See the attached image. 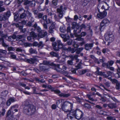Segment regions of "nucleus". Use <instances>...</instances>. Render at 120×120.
I'll return each mask as SVG.
<instances>
[{
	"mask_svg": "<svg viewBox=\"0 0 120 120\" xmlns=\"http://www.w3.org/2000/svg\"><path fill=\"white\" fill-rule=\"evenodd\" d=\"M85 49L87 50H89L93 47V45H85Z\"/></svg>",
	"mask_w": 120,
	"mask_h": 120,
	"instance_id": "obj_48",
	"label": "nucleus"
},
{
	"mask_svg": "<svg viewBox=\"0 0 120 120\" xmlns=\"http://www.w3.org/2000/svg\"><path fill=\"white\" fill-rule=\"evenodd\" d=\"M75 36L77 37L75 39V40L77 41H83L84 40L83 38H81V37L80 35L76 34L75 35Z\"/></svg>",
	"mask_w": 120,
	"mask_h": 120,
	"instance_id": "obj_21",
	"label": "nucleus"
},
{
	"mask_svg": "<svg viewBox=\"0 0 120 120\" xmlns=\"http://www.w3.org/2000/svg\"><path fill=\"white\" fill-rule=\"evenodd\" d=\"M60 105L61 108L60 109H62L63 111L66 112L67 110H69L68 109V107L66 106H65L64 104H61Z\"/></svg>",
	"mask_w": 120,
	"mask_h": 120,
	"instance_id": "obj_22",
	"label": "nucleus"
},
{
	"mask_svg": "<svg viewBox=\"0 0 120 120\" xmlns=\"http://www.w3.org/2000/svg\"><path fill=\"white\" fill-rule=\"evenodd\" d=\"M30 5L32 6H34L35 5V2L34 0L30 1Z\"/></svg>",
	"mask_w": 120,
	"mask_h": 120,
	"instance_id": "obj_45",
	"label": "nucleus"
},
{
	"mask_svg": "<svg viewBox=\"0 0 120 120\" xmlns=\"http://www.w3.org/2000/svg\"><path fill=\"white\" fill-rule=\"evenodd\" d=\"M79 27L81 29L82 28H86V26L84 24H82Z\"/></svg>",
	"mask_w": 120,
	"mask_h": 120,
	"instance_id": "obj_55",
	"label": "nucleus"
},
{
	"mask_svg": "<svg viewBox=\"0 0 120 120\" xmlns=\"http://www.w3.org/2000/svg\"><path fill=\"white\" fill-rule=\"evenodd\" d=\"M60 30L61 32L62 33H64L66 31V29L64 25H63L60 27Z\"/></svg>",
	"mask_w": 120,
	"mask_h": 120,
	"instance_id": "obj_29",
	"label": "nucleus"
},
{
	"mask_svg": "<svg viewBox=\"0 0 120 120\" xmlns=\"http://www.w3.org/2000/svg\"><path fill=\"white\" fill-rule=\"evenodd\" d=\"M0 52L3 53L4 54H6L7 53V51L5 50L0 49Z\"/></svg>",
	"mask_w": 120,
	"mask_h": 120,
	"instance_id": "obj_61",
	"label": "nucleus"
},
{
	"mask_svg": "<svg viewBox=\"0 0 120 120\" xmlns=\"http://www.w3.org/2000/svg\"><path fill=\"white\" fill-rule=\"evenodd\" d=\"M86 32H82L81 33V34L80 35L81 37H84L86 35Z\"/></svg>",
	"mask_w": 120,
	"mask_h": 120,
	"instance_id": "obj_60",
	"label": "nucleus"
},
{
	"mask_svg": "<svg viewBox=\"0 0 120 120\" xmlns=\"http://www.w3.org/2000/svg\"><path fill=\"white\" fill-rule=\"evenodd\" d=\"M42 44V41H40L39 44L36 42H35L33 43V45H41Z\"/></svg>",
	"mask_w": 120,
	"mask_h": 120,
	"instance_id": "obj_50",
	"label": "nucleus"
},
{
	"mask_svg": "<svg viewBox=\"0 0 120 120\" xmlns=\"http://www.w3.org/2000/svg\"><path fill=\"white\" fill-rule=\"evenodd\" d=\"M2 21H4L6 20L7 19H8V18L6 16V15L5 14H4L3 15V17H2Z\"/></svg>",
	"mask_w": 120,
	"mask_h": 120,
	"instance_id": "obj_46",
	"label": "nucleus"
},
{
	"mask_svg": "<svg viewBox=\"0 0 120 120\" xmlns=\"http://www.w3.org/2000/svg\"><path fill=\"white\" fill-rule=\"evenodd\" d=\"M47 32L44 30H42L38 35L39 37L42 38L44 37L47 34Z\"/></svg>",
	"mask_w": 120,
	"mask_h": 120,
	"instance_id": "obj_15",
	"label": "nucleus"
},
{
	"mask_svg": "<svg viewBox=\"0 0 120 120\" xmlns=\"http://www.w3.org/2000/svg\"><path fill=\"white\" fill-rule=\"evenodd\" d=\"M29 70H28L25 71L23 73H22V75L24 76H26L28 74H30V73L29 72Z\"/></svg>",
	"mask_w": 120,
	"mask_h": 120,
	"instance_id": "obj_35",
	"label": "nucleus"
},
{
	"mask_svg": "<svg viewBox=\"0 0 120 120\" xmlns=\"http://www.w3.org/2000/svg\"><path fill=\"white\" fill-rule=\"evenodd\" d=\"M29 51L30 53L31 54H37V52L36 50L35 49H34L32 48H31L29 50Z\"/></svg>",
	"mask_w": 120,
	"mask_h": 120,
	"instance_id": "obj_28",
	"label": "nucleus"
},
{
	"mask_svg": "<svg viewBox=\"0 0 120 120\" xmlns=\"http://www.w3.org/2000/svg\"><path fill=\"white\" fill-rule=\"evenodd\" d=\"M18 104H16L15 105L11 107V109L13 110V109H15V108H18Z\"/></svg>",
	"mask_w": 120,
	"mask_h": 120,
	"instance_id": "obj_59",
	"label": "nucleus"
},
{
	"mask_svg": "<svg viewBox=\"0 0 120 120\" xmlns=\"http://www.w3.org/2000/svg\"><path fill=\"white\" fill-rule=\"evenodd\" d=\"M107 15V12L105 11L103 12H100L98 13L97 15V17L100 19H102L105 17Z\"/></svg>",
	"mask_w": 120,
	"mask_h": 120,
	"instance_id": "obj_8",
	"label": "nucleus"
},
{
	"mask_svg": "<svg viewBox=\"0 0 120 120\" xmlns=\"http://www.w3.org/2000/svg\"><path fill=\"white\" fill-rule=\"evenodd\" d=\"M105 38L106 40L108 41L107 45L110 44L109 43L112 42L114 40V37L112 32L110 31H108L105 34Z\"/></svg>",
	"mask_w": 120,
	"mask_h": 120,
	"instance_id": "obj_3",
	"label": "nucleus"
},
{
	"mask_svg": "<svg viewBox=\"0 0 120 120\" xmlns=\"http://www.w3.org/2000/svg\"><path fill=\"white\" fill-rule=\"evenodd\" d=\"M76 68H72L71 69V71L73 73L77 75V73H76Z\"/></svg>",
	"mask_w": 120,
	"mask_h": 120,
	"instance_id": "obj_51",
	"label": "nucleus"
},
{
	"mask_svg": "<svg viewBox=\"0 0 120 120\" xmlns=\"http://www.w3.org/2000/svg\"><path fill=\"white\" fill-rule=\"evenodd\" d=\"M63 6H61L60 7V8H58L57 9V11L58 13V16H59L61 18L62 16H63V15L64 14L63 13V12L64 11L62 10Z\"/></svg>",
	"mask_w": 120,
	"mask_h": 120,
	"instance_id": "obj_9",
	"label": "nucleus"
},
{
	"mask_svg": "<svg viewBox=\"0 0 120 120\" xmlns=\"http://www.w3.org/2000/svg\"><path fill=\"white\" fill-rule=\"evenodd\" d=\"M30 35L34 39L37 37V36L36 33L33 31H32L30 32Z\"/></svg>",
	"mask_w": 120,
	"mask_h": 120,
	"instance_id": "obj_25",
	"label": "nucleus"
},
{
	"mask_svg": "<svg viewBox=\"0 0 120 120\" xmlns=\"http://www.w3.org/2000/svg\"><path fill=\"white\" fill-rule=\"evenodd\" d=\"M39 69L40 71H49V68L48 66L42 65V64L40 63L39 65Z\"/></svg>",
	"mask_w": 120,
	"mask_h": 120,
	"instance_id": "obj_7",
	"label": "nucleus"
},
{
	"mask_svg": "<svg viewBox=\"0 0 120 120\" xmlns=\"http://www.w3.org/2000/svg\"><path fill=\"white\" fill-rule=\"evenodd\" d=\"M109 64L108 63H103L102 66L103 67H106L107 68H109Z\"/></svg>",
	"mask_w": 120,
	"mask_h": 120,
	"instance_id": "obj_41",
	"label": "nucleus"
},
{
	"mask_svg": "<svg viewBox=\"0 0 120 120\" xmlns=\"http://www.w3.org/2000/svg\"><path fill=\"white\" fill-rule=\"evenodd\" d=\"M24 36V35H17V40H18L21 39Z\"/></svg>",
	"mask_w": 120,
	"mask_h": 120,
	"instance_id": "obj_43",
	"label": "nucleus"
},
{
	"mask_svg": "<svg viewBox=\"0 0 120 120\" xmlns=\"http://www.w3.org/2000/svg\"><path fill=\"white\" fill-rule=\"evenodd\" d=\"M53 15H54V18L55 19L56 21H57L59 22L60 21V19L62 18L63 16H62V17L61 18L59 16L58 17H57V16L55 14H54Z\"/></svg>",
	"mask_w": 120,
	"mask_h": 120,
	"instance_id": "obj_33",
	"label": "nucleus"
},
{
	"mask_svg": "<svg viewBox=\"0 0 120 120\" xmlns=\"http://www.w3.org/2000/svg\"><path fill=\"white\" fill-rule=\"evenodd\" d=\"M8 49L9 51H14L15 50V49L14 48L11 47H8Z\"/></svg>",
	"mask_w": 120,
	"mask_h": 120,
	"instance_id": "obj_57",
	"label": "nucleus"
},
{
	"mask_svg": "<svg viewBox=\"0 0 120 120\" xmlns=\"http://www.w3.org/2000/svg\"><path fill=\"white\" fill-rule=\"evenodd\" d=\"M60 36L62 38H64V40L65 41H66L67 40L69 39L70 38V37L69 36H67V38L65 37V35H64L63 34H60Z\"/></svg>",
	"mask_w": 120,
	"mask_h": 120,
	"instance_id": "obj_23",
	"label": "nucleus"
},
{
	"mask_svg": "<svg viewBox=\"0 0 120 120\" xmlns=\"http://www.w3.org/2000/svg\"><path fill=\"white\" fill-rule=\"evenodd\" d=\"M57 65H58L59 66V67H60V69H58V70H61L62 71H63V73H64L65 71V73H66V74L67 73V72L66 71H65L64 70H63V69H64L66 70L67 69V68L66 67V66H63L62 67V68H61V67L60 66L59 64H57ZM60 73H61V72H60Z\"/></svg>",
	"mask_w": 120,
	"mask_h": 120,
	"instance_id": "obj_27",
	"label": "nucleus"
},
{
	"mask_svg": "<svg viewBox=\"0 0 120 120\" xmlns=\"http://www.w3.org/2000/svg\"><path fill=\"white\" fill-rule=\"evenodd\" d=\"M83 49V48L82 47L79 48H77V49L76 51V53L78 54H79Z\"/></svg>",
	"mask_w": 120,
	"mask_h": 120,
	"instance_id": "obj_42",
	"label": "nucleus"
},
{
	"mask_svg": "<svg viewBox=\"0 0 120 120\" xmlns=\"http://www.w3.org/2000/svg\"><path fill=\"white\" fill-rule=\"evenodd\" d=\"M63 104L65 106H67L68 107L70 105V106L71 109L73 108V103L70 101H65L64 102Z\"/></svg>",
	"mask_w": 120,
	"mask_h": 120,
	"instance_id": "obj_14",
	"label": "nucleus"
},
{
	"mask_svg": "<svg viewBox=\"0 0 120 120\" xmlns=\"http://www.w3.org/2000/svg\"><path fill=\"white\" fill-rule=\"evenodd\" d=\"M18 44L20 45H32L26 42L25 40H23L19 41L18 42Z\"/></svg>",
	"mask_w": 120,
	"mask_h": 120,
	"instance_id": "obj_16",
	"label": "nucleus"
},
{
	"mask_svg": "<svg viewBox=\"0 0 120 120\" xmlns=\"http://www.w3.org/2000/svg\"><path fill=\"white\" fill-rule=\"evenodd\" d=\"M37 61V59L34 57L26 59V62L30 64H34Z\"/></svg>",
	"mask_w": 120,
	"mask_h": 120,
	"instance_id": "obj_10",
	"label": "nucleus"
},
{
	"mask_svg": "<svg viewBox=\"0 0 120 120\" xmlns=\"http://www.w3.org/2000/svg\"><path fill=\"white\" fill-rule=\"evenodd\" d=\"M71 95L70 93L65 94L64 93H61L59 94V95L61 97H63L64 98H67Z\"/></svg>",
	"mask_w": 120,
	"mask_h": 120,
	"instance_id": "obj_18",
	"label": "nucleus"
},
{
	"mask_svg": "<svg viewBox=\"0 0 120 120\" xmlns=\"http://www.w3.org/2000/svg\"><path fill=\"white\" fill-rule=\"evenodd\" d=\"M32 22L30 21L27 24V26L29 27H33L34 25H32Z\"/></svg>",
	"mask_w": 120,
	"mask_h": 120,
	"instance_id": "obj_52",
	"label": "nucleus"
},
{
	"mask_svg": "<svg viewBox=\"0 0 120 120\" xmlns=\"http://www.w3.org/2000/svg\"><path fill=\"white\" fill-rule=\"evenodd\" d=\"M110 23V21L107 18H105L101 22L99 28L101 31H102L105 27L109 25Z\"/></svg>",
	"mask_w": 120,
	"mask_h": 120,
	"instance_id": "obj_5",
	"label": "nucleus"
},
{
	"mask_svg": "<svg viewBox=\"0 0 120 120\" xmlns=\"http://www.w3.org/2000/svg\"><path fill=\"white\" fill-rule=\"evenodd\" d=\"M14 19L15 21H17L18 19V18L19 15L17 13H15L14 14Z\"/></svg>",
	"mask_w": 120,
	"mask_h": 120,
	"instance_id": "obj_37",
	"label": "nucleus"
},
{
	"mask_svg": "<svg viewBox=\"0 0 120 120\" xmlns=\"http://www.w3.org/2000/svg\"><path fill=\"white\" fill-rule=\"evenodd\" d=\"M27 40L29 41H31L32 39H34L30 35L29 36H28L27 37Z\"/></svg>",
	"mask_w": 120,
	"mask_h": 120,
	"instance_id": "obj_64",
	"label": "nucleus"
},
{
	"mask_svg": "<svg viewBox=\"0 0 120 120\" xmlns=\"http://www.w3.org/2000/svg\"><path fill=\"white\" fill-rule=\"evenodd\" d=\"M6 16L8 18L11 15V13L10 11H8L5 14Z\"/></svg>",
	"mask_w": 120,
	"mask_h": 120,
	"instance_id": "obj_53",
	"label": "nucleus"
},
{
	"mask_svg": "<svg viewBox=\"0 0 120 120\" xmlns=\"http://www.w3.org/2000/svg\"><path fill=\"white\" fill-rule=\"evenodd\" d=\"M73 59H71L70 60H68L67 61V65L68 66H72L73 65L74 63L73 62Z\"/></svg>",
	"mask_w": 120,
	"mask_h": 120,
	"instance_id": "obj_30",
	"label": "nucleus"
},
{
	"mask_svg": "<svg viewBox=\"0 0 120 120\" xmlns=\"http://www.w3.org/2000/svg\"><path fill=\"white\" fill-rule=\"evenodd\" d=\"M116 89L117 90L120 89V82L119 81L116 85Z\"/></svg>",
	"mask_w": 120,
	"mask_h": 120,
	"instance_id": "obj_39",
	"label": "nucleus"
},
{
	"mask_svg": "<svg viewBox=\"0 0 120 120\" xmlns=\"http://www.w3.org/2000/svg\"><path fill=\"white\" fill-rule=\"evenodd\" d=\"M75 47V46H73V47L72 48L69 47H68V49L69 50V51H70L71 52V53H73L76 51H77V47Z\"/></svg>",
	"mask_w": 120,
	"mask_h": 120,
	"instance_id": "obj_20",
	"label": "nucleus"
},
{
	"mask_svg": "<svg viewBox=\"0 0 120 120\" xmlns=\"http://www.w3.org/2000/svg\"><path fill=\"white\" fill-rule=\"evenodd\" d=\"M33 70L35 72L38 73H39L40 72L39 70L37 68H34Z\"/></svg>",
	"mask_w": 120,
	"mask_h": 120,
	"instance_id": "obj_63",
	"label": "nucleus"
},
{
	"mask_svg": "<svg viewBox=\"0 0 120 120\" xmlns=\"http://www.w3.org/2000/svg\"><path fill=\"white\" fill-rule=\"evenodd\" d=\"M74 98H75L77 102H78L79 103H80L81 102V99L80 98L77 97H74Z\"/></svg>",
	"mask_w": 120,
	"mask_h": 120,
	"instance_id": "obj_54",
	"label": "nucleus"
},
{
	"mask_svg": "<svg viewBox=\"0 0 120 120\" xmlns=\"http://www.w3.org/2000/svg\"><path fill=\"white\" fill-rule=\"evenodd\" d=\"M42 19L44 21L43 24V28L44 29H48L47 24L49 23H51L52 21L49 19H47V16L46 15L43 16L42 17Z\"/></svg>",
	"mask_w": 120,
	"mask_h": 120,
	"instance_id": "obj_6",
	"label": "nucleus"
},
{
	"mask_svg": "<svg viewBox=\"0 0 120 120\" xmlns=\"http://www.w3.org/2000/svg\"><path fill=\"white\" fill-rule=\"evenodd\" d=\"M81 29L79 27L78 28H76V30H74L73 31L74 34L75 36L76 34H77V33L79 34L80 33L81 31Z\"/></svg>",
	"mask_w": 120,
	"mask_h": 120,
	"instance_id": "obj_19",
	"label": "nucleus"
},
{
	"mask_svg": "<svg viewBox=\"0 0 120 120\" xmlns=\"http://www.w3.org/2000/svg\"><path fill=\"white\" fill-rule=\"evenodd\" d=\"M42 64L46 65H50V66H54L55 67L54 68V70H56L58 72H61V73H63V71H62L61 70H60L58 69H60V67H59V66L58 65H56V64L52 63H50V62H49L46 60L43 61Z\"/></svg>",
	"mask_w": 120,
	"mask_h": 120,
	"instance_id": "obj_4",
	"label": "nucleus"
},
{
	"mask_svg": "<svg viewBox=\"0 0 120 120\" xmlns=\"http://www.w3.org/2000/svg\"><path fill=\"white\" fill-rule=\"evenodd\" d=\"M88 71V70L87 69H84L82 70H79L78 71L77 75L79 76L83 75L86 72Z\"/></svg>",
	"mask_w": 120,
	"mask_h": 120,
	"instance_id": "obj_12",
	"label": "nucleus"
},
{
	"mask_svg": "<svg viewBox=\"0 0 120 120\" xmlns=\"http://www.w3.org/2000/svg\"><path fill=\"white\" fill-rule=\"evenodd\" d=\"M25 12V10H24V12L22 13L20 16V18L21 19H23L26 18L27 16L26 14L24 13Z\"/></svg>",
	"mask_w": 120,
	"mask_h": 120,
	"instance_id": "obj_38",
	"label": "nucleus"
},
{
	"mask_svg": "<svg viewBox=\"0 0 120 120\" xmlns=\"http://www.w3.org/2000/svg\"><path fill=\"white\" fill-rule=\"evenodd\" d=\"M63 45L61 41L60 40H57L56 42L52 43V45Z\"/></svg>",
	"mask_w": 120,
	"mask_h": 120,
	"instance_id": "obj_24",
	"label": "nucleus"
},
{
	"mask_svg": "<svg viewBox=\"0 0 120 120\" xmlns=\"http://www.w3.org/2000/svg\"><path fill=\"white\" fill-rule=\"evenodd\" d=\"M43 14L38 13V14L37 15L38 18V19H42V17L43 16Z\"/></svg>",
	"mask_w": 120,
	"mask_h": 120,
	"instance_id": "obj_47",
	"label": "nucleus"
},
{
	"mask_svg": "<svg viewBox=\"0 0 120 120\" xmlns=\"http://www.w3.org/2000/svg\"><path fill=\"white\" fill-rule=\"evenodd\" d=\"M53 46V49L56 51H59V49H61V48L60 47V46L62 45H52Z\"/></svg>",
	"mask_w": 120,
	"mask_h": 120,
	"instance_id": "obj_26",
	"label": "nucleus"
},
{
	"mask_svg": "<svg viewBox=\"0 0 120 120\" xmlns=\"http://www.w3.org/2000/svg\"><path fill=\"white\" fill-rule=\"evenodd\" d=\"M12 0H6L4 2V4L7 5L9 4Z\"/></svg>",
	"mask_w": 120,
	"mask_h": 120,
	"instance_id": "obj_44",
	"label": "nucleus"
},
{
	"mask_svg": "<svg viewBox=\"0 0 120 120\" xmlns=\"http://www.w3.org/2000/svg\"><path fill=\"white\" fill-rule=\"evenodd\" d=\"M15 99L14 98H9L7 101L6 104L7 106H9L11 102H13L16 101Z\"/></svg>",
	"mask_w": 120,
	"mask_h": 120,
	"instance_id": "obj_13",
	"label": "nucleus"
},
{
	"mask_svg": "<svg viewBox=\"0 0 120 120\" xmlns=\"http://www.w3.org/2000/svg\"><path fill=\"white\" fill-rule=\"evenodd\" d=\"M108 63L109 66H112L114 63V61L112 60H111L109 62L108 61Z\"/></svg>",
	"mask_w": 120,
	"mask_h": 120,
	"instance_id": "obj_62",
	"label": "nucleus"
},
{
	"mask_svg": "<svg viewBox=\"0 0 120 120\" xmlns=\"http://www.w3.org/2000/svg\"><path fill=\"white\" fill-rule=\"evenodd\" d=\"M83 106H84L85 108H86L88 109H89L91 108V105L87 103H85L84 105H83Z\"/></svg>",
	"mask_w": 120,
	"mask_h": 120,
	"instance_id": "obj_36",
	"label": "nucleus"
},
{
	"mask_svg": "<svg viewBox=\"0 0 120 120\" xmlns=\"http://www.w3.org/2000/svg\"><path fill=\"white\" fill-rule=\"evenodd\" d=\"M111 82L113 84L116 83V84L119 82L117 80L115 79H113L111 80Z\"/></svg>",
	"mask_w": 120,
	"mask_h": 120,
	"instance_id": "obj_49",
	"label": "nucleus"
},
{
	"mask_svg": "<svg viewBox=\"0 0 120 120\" xmlns=\"http://www.w3.org/2000/svg\"><path fill=\"white\" fill-rule=\"evenodd\" d=\"M72 108H71L70 110H67L66 112H68L67 114V117H69L71 119H73L74 117L78 120L81 119L84 115L82 112L78 109L75 110Z\"/></svg>",
	"mask_w": 120,
	"mask_h": 120,
	"instance_id": "obj_1",
	"label": "nucleus"
},
{
	"mask_svg": "<svg viewBox=\"0 0 120 120\" xmlns=\"http://www.w3.org/2000/svg\"><path fill=\"white\" fill-rule=\"evenodd\" d=\"M108 107L110 109H115L116 107V104L110 103L108 104Z\"/></svg>",
	"mask_w": 120,
	"mask_h": 120,
	"instance_id": "obj_17",
	"label": "nucleus"
},
{
	"mask_svg": "<svg viewBox=\"0 0 120 120\" xmlns=\"http://www.w3.org/2000/svg\"><path fill=\"white\" fill-rule=\"evenodd\" d=\"M51 89V91H54L55 93H56V94H59L60 93V91L59 90H54V88L52 87V88Z\"/></svg>",
	"mask_w": 120,
	"mask_h": 120,
	"instance_id": "obj_40",
	"label": "nucleus"
},
{
	"mask_svg": "<svg viewBox=\"0 0 120 120\" xmlns=\"http://www.w3.org/2000/svg\"><path fill=\"white\" fill-rule=\"evenodd\" d=\"M71 25L72 26L71 27V28L73 29H74L75 27L77 28V27H78L77 23L75 22H72L71 24Z\"/></svg>",
	"mask_w": 120,
	"mask_h": 120,
	"instance_id": "obj_34",
	"label": "nucleus"
},
{
	"mask_svg": "<svg viewBox=\"0 0 120 120\" xmlns=\"http://www.w3.org/2000/svg\"><path fill=\"white\" fill-rule=\"evenodd\" d=\"M66 21L68 22H69L72 20V19L70 18L68 16L67 17H65Z\"/></svg>",
	"mask_w": 120,
	"mask_h": 120,
	"instance_id": "obj_56",
	"label": "nucleus"
},
{
	"mask_svg": "<svg viewBox=\"0 0 120 120\" xmlns=\"http://www.w3.org/2000/svg\"><path fill=\"white\" fill-rule=\"evenodd\" d=\"M34 30H37V31L39 33L42 30L39 26H38L36 22H35L34 25Z\"/></svg>",
	"mask_w": 120,
	"mask_h": 120,
	"instance_id": "obj_11",
	"label": "nucleus"
},
{
	"mask_svg": "<svg viewBox=\"0 0 120 120\" xmlns=\"http://www.w3.org/2000/svg\"><path fill=\"white\" fill-rule=\"evenodd\" d=\"M82 64V63H81V62H79L77 65L75 66V67L76 68V70L82 68L81 65Z\"/></svg>",
	"mask_w": 120,
	"mask_h": 120,
	"instance_id": "obj_32",
	"label": "nucleus"
},
{
	"mask_svg": "<svg viewBox=\"0 0 120 120\" xmlns=\"http://www.w3.org/2000/svg\"><path fill=\"white\" fill-rule=\"evenodd\" d=\"M17 39V36L16 35L14 34L12 36H10L8 37V41H11L12 39Z\"/></svg>",
	"mask_w": 120,
	"mask_h": 120,
	"instance_id": "obj_31",
	"label": "nucleus"
},
{
	"mask_svg": "<svg viewBox=\"0 0 120 120\" xmlns=\"http://www.w3.org/2000/svg\"><path fill=\"white\" fill-rule=\"evenodd\" d=\"M58 0H52V4L54 5H56L57 4V3Z\"/></svg>",
	"mask_w": 120,
	"mask_h": 120,
	"instance_id": "obj_58",
	"label": "nucleus"
},
{
	"mask_svg": "<svg viewBox=\"0 0 120 120\" xmlns=\"http://www.w3.org/2000/svg\"><path fill=\"white\" fill-rule=\"evenodd\" d=\"M25 106L23 108L24 112L26 114L31 115L33 114L35 111L34 106L30 104V101L28 99L26 100L24 102Z\"/></svg>",
	"mask_w": 120,
	"mask_h": 120,
	"instance_id": "obj_2",
	"label": "nucleus"
}]
</instances>
